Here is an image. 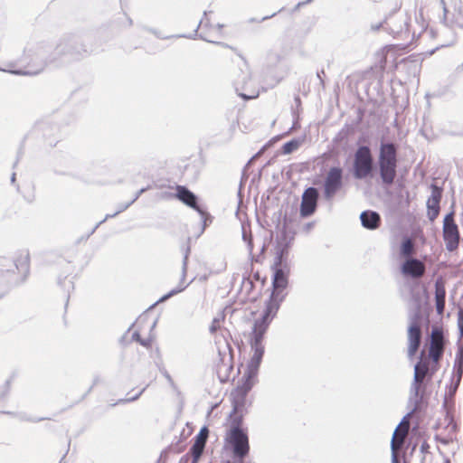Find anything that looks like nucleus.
<instances>
[{
  "instance_id": "obj_40",
  "label": "nucleus",
  "mask_w": 463,
  "mask_h": 463,
  "mask_svg": "<svg viewBox=\"0 0 463 463\" xmlns=\"http://www.w3.org/2000/svg\"><path fill=\"white\" fill-rule=\"evenodd\" d=\"M403 444H401V440L397 441L395 439L391 441L392 449V463H400L397 456V451L402 448Z\"/></svg>"
},
{
  "instance_id": "obj_25",
  "label": "nucleus",
  "mask_w": 463,
  "mask_h": 463,
  "mask_svg": "<svg viewBox=\"0 0 463 463\" xmlns=\"http://www.w3.org/2000/svg\"><path fill=\"white\" fill-rule=\"evenodd\" d=\"M241 294L243 295L244 299L248 302H255L260 293L255 288L254 281L250 276H243L241 285Z\"/></svg>"
},
{
  "instance_id": "obj_19",
  "label": "nucleus",
  "mask_w": 463,
  "mask_h": 463,
  "mask_svg": "<svg viewBox=\"0 0 463 463\" xmlns=\"http://www.w3.org/2000/svg\"><path fill=\"white\" fill-rule=\"evenodd\" d=\"M289 275L282 273L281 270H276L273 272L272 278V292L273 297L285 299L288 295L287 288L288 285Z\"/></svg>"
},
{
  "instance_id": "obj_64",
  "label": "nucleus",
  "mask_w": 463,
  "mask_h": 463,
  "mask_svg": "<svg viewBox=\"0 0 463 463\" xmlns=\"http://www.w3.org/2000/svg\"><path fill=\"white\" fill-rule=\"evenodd\" d=\"M455 361H458V366H461L463 368V357L462 356H461V359H458V354H457Z\"/></svg>"
},
{
  "instance_id": "obj_18",
  "label": "nucleus",
  "mask_w": 463,
  "mask_h": 463,
  "mask_svg": "<svg viewBox=\"0 0 463 463\" xmlns=\"http://www.w3.org/2000/svg\"><path fill=\"white\" fill-rule=\"evenodd\" d=\"M431 194L427 200L428 218L433 222L439 213V203L442 196V188L432 184L430 185Z\"/></svg>"
},
{
  "instance_id": "obj_26",
  "label": "nucleus",
  "mask_w": 463,
  "mask_h": 463,
  "mask_svg": "<svg viewBox=\"0 0 463 463\" xmlns=\"http://www.w3.org/2000/svg\"><path fill=\"white\" fill-rule=\"evenodd\" d=\"M416 411H418L416 407H412L411 411L402 419L401 422L398 424L393 432L392 439H395L397 441L401 440V444H404V439L410 429L409 419Z\"/></svg>"
},
{
  "instance_id": "obj_47",
  "label": "nucleus",
  "mask_w": 463,
  "mask_h": 463,
  "mask_svg": "<svg viewBox=\"0 0 463 463\" xmlns=\"http://www.w3.org/2000/svg\"><path fill=\"white\" fill-rule=\"evenodd\" d=\"M11 380H6L5 384L1 387L0 400H3L10 391Z\"/></svg>"
},
{
  "instance_id": "obj_7",
  "label": "nucleus",
  "mask_w": 463,
  "mask_h": 463,
  "mask_svg": "<svg viewBox=\"0 0 463 463\" xmlns=\"http://www.w3.org/2000/svg\"><path fill=\"white\" fill-rule=\"evenodd\" d=\"M373 157L368 146H361L354 153L353 175L357 180H363L372 175Z\"/></svg>"
},
{
  "instance_id": "obj_61",
  "label": "nucleus",
  "mask_w": 463,
  "mask_h": 463,
  "mask_svg": "<svg viewBox=\"0 0 463 463\" xmlns=\"http://www.w3.org/2000/svg\"><path fill=\"white\" fill-rule=\"evenodd\" d=\"M322 74H325L324 70H321L320 71H317V78L320 80V82H321L322 84H324V80H323V79H322Z\"/></svg>"
},
{
  "instance_id": "obj_57",
  "label": "nucleus",
  "mask_w": 463,
  "mask_h": 463,
  "mask_svg": "<svg viewBox=\"0 0 463 463\" xmlns=\"http://www.w3.org/2000/svg\"><path fill=\"white\" fill-rule=\"evenodd\" d=\"M380 28H383L384 30V21L382 23H379L377 24H372V30H373V31H377Z\"/></svg>"
},
{
  "instance_id": "obj_2",
  "label": "nucleus",
  "mask_w": 463,
  "mask_h": 463,
  "mask_svg": "<svg viewBox=\"0 0 463 463\" xmlns=\"http://www.w3.org/2000/svg\"><path fill=\"white\" fill-rule=\"evenodd\" d=\"M252 356L250 357L246 372L241 378V383L239 384L232 392V403L234 405V411H244L247 405V395L258 381V372L265 349L259 347H250Z\"/></svg>"
},
{
  "instance_id": "obj_51",
  "label": "nucleus",
  "mask_w": 463,
  "mask_h": 463,
  "mask_svg": "<svg viewBox=\"0 0 463 463\" xmlns=\"http://www.w3.org/2000/svg\"><path fill=\"white\" fill-rule=\"evenodd\" d=\"M132 203L130 202L128 203H120L118 205V209H117V213L118 214H119L120 213H123L124 211H126Z\"/></svg>"
},
{
  "instance_id": "obj_3",
  "label": "nucleus",
  "mask_w": 463,
  "mask_h": 463,
  "mask_svg": "<svg viewBox=\"0 0 463 463\" xmlns=\"http://www.w3.org/2000/svg\"><path fill=\"white\" fill-rule=\"evenodd\" d=\"M231 334L223 330L215 336V345L218 351V361L216 363V373L221 383L230 380L233 371V350L231 344Z\"/></svg>"
},
{
  "instance_id": "obj_15",
  "label": "nucleus",
  "mask_w": 463,
  "mask_h": 463,
  "mask_svg": "<svg viewBox=\"0 0 463 463\" xmlns=\"http://www.w3.org/2000/svg\"><path fill=\"white\" fill-rule=\"evenodd\" d=\"M207 14H208L207 11L203 12V17L199 22V24L193 34L181 35V36L190 38V39H195L196 37H198L201 40H203L208 43H213L219 44V45H222L224 47H230L226 43H223L221 42H214L212 40V30L213 29V26L211 24L210 20L207 18Z\"/></svg>"
},
{
  "instance_id": "obj_14",
  "label": "nucleus",
  "mask_w": 463,
  "mask_h": 463,
  "mask_svg": "<svg viewBox=\"0 0 463 463\" xmlns=\"http://www.w3.org/2000/svg\"><path fill=\"white\" fill-rule=\"evenodd\" d=\"M75 41L77 43L69 45L62 53V60L68 61L80 60L87 56L91 51H89L79 37L71 36L61 40L59 43H67L68 42Z\"/></svg>"
},
{
  "instance_id": "obj_21",
  "label": "nucleus",
  "mask_w": 463,
  "mask_h": 463,
  "mask_svg": "<svg viewBox=\"0 0 463 463\" xmlns=\"http://www.w3.org/2000/svg\"><path fill=\"white\" fill-rule=\"evenodd\" d=\"M190 251H191L190 246L187 245L184 249V258H183V261H182V278H181V281H180L179 285L175 288L172 289L170 292H168L167 294L163 296L160 298L161 301H165V300L168 299L170 297L184 291L187 288V286L190 284V283H186V284L184 283V279H185L186 273H187L188 258L190 255Z\"/></svg>"
},
{
  "instance_id": "obj_13",
  "label": "nucleus",
  "mask_w": 463,
  "mask_h": 463,
  "mask_svg": "<svg viewBox=\"0 0 463 463\" xmlns=\"http://www.w3.org/2000/svg\"><path fill=\"white\" fill-rule=\"evenodd\" d=\"M459 383L451 380V383L449 386L446 387V392L444 394L442 409L445 411V419L444 421H448L449 427L451 428L452 430L456 429V422L454 421V410H455V394L459 386Z\"/></svg>"
},
{
  "instance_id": "obj_22",
  "label": "nucleus",
  "mask_w": 463,
  "mask_h": 463,
  "mask_svg": "<svg viewBox=\"0 0 463 463\" xmlns=\"http://www.w3.org/2000/svg\"><path fill=\"white\" fill-rule=\"evenodd\" d=\"M426 268L424 263L415 258L408 259L402 267L403 274L408 275L413 279H420L425 273Z\"/></svg>"
},
{
  "instance_id": "obj_50",
  "label": "nucleus",
  "mask_w": 463,
  "mask_h": 463,
  "mask_svg": "<svg viewBox=\"0 0 463 463\" xmlns=\"http://www.w3.org/2000/svg\"><path fill=\"white\" fill-rule=\"evenodd\" d=\"M458 326L460 335L463 336V309L458 312Z\"/></svg>"
},
{
  "instance_id": "obj_8",
  "label": "nucleus",
  "mask_w": 463,
  "mask_h": 463,
  "mask_svg": "<svg viewBox=\"0 0 463 463\" xmlns=\"http://www.w3.org/2000/svg\"><path fill=\"white\" fill-rule=\"evenodd\" d=\"M236 93L243 99H252L259 96L260 91L256 81L252 79L251 73L245 64V69H241L233 82Z\"/></svg>"
},
{
  "instance_id": "obj_38",
  "label": "nucleus",
  "mask_w": 463,
  "mask_h": 463,
  "mask_svg": "<svg viewBox=\"0 0 463 463\" xmlns=\"http://www.w3.org/2000/svg\"><path fill=\"white\" fill-rule=\"evenodd\" d=\"M177 446H178V444H176L175 446L170 445L165 449H164L161 452L160 457L156 463H165L166 457L169 452L180 453L183 450V447L177 448Z\"/></svg>"
},
{
  "instance_id": "obj_48",
  "label": "nucleus",
  "mask_w": 463,
  "mask_h": 463,
  "mask_svg": "<svg viewBox=\"0 0 463 463\" xmlns=\"http://www.w3.org/2000/svg\"><path fill=\"white\" fill-rule=\"evenodd\" d=\"M145 390H146V388H143L137 393H136L134 396L128 397L126 399H120L118 403H125V402H134L139 398V396L144 392Z\"/></svg>"
},
{
  "instance_id": "obj_41",
  "label": "nucleus",
  "mask_w": 463,
  "mask_h": 463,
  "mask_svg": "<svg viewBox=\"0 0 463 463\" xmlns=\"http://www.w3.org/2000/svg\"><path fill=\"white\" fill-rule=\"evenodd\" d=\"M422 319L420 307L418 306L410 315V325H416L420 327Z\"/></svg>"
},
{
  "instance_id": "obj_17",
  "label": "nucleus",
  "mask_w": 463,
  "mask_h": 463,
  "mask_svg": "<svg viewBox=\"0 0 463 463\" xmlns=\"http://www.w3.org/2000/svg\"><path fill=\"white\" fill-rule=\"evenodd\" d=\"M444 335L440 328L434 327L431 331L429 356L434 363H438L444 352Z\"/></svg>"
},
{
  "instance_id": "obj_44",
  "label": "nucleus",
  "mask_w": 463,
  "mask_h": 463,
  "mask_svg": "<svg viewBox=\"0 0 463 463\" xmlns=\"http://www.w3.org/2000/svg\"><path fill=\"white\" fill-rule=\"evenodd\" d=\"M462 375H463V368L461 366H458V361H455L454 371H453V375L451 377V380H454L455 382L460 383Z\"/></svg>"
},
{
  "instance_id": "obj_27",
  "label": "nucleus",
  "mask_w": 463,
  "mask_h": 463,
  "mask_svg": "<svg viewBox=\"0 0 463 463\" xmlns=\"http://www.w3.org/2000/svg\"><path fill=\"white\" fill-rule=\"evenodd\" d=\"M362 226L367 230H376L380 227L382 219L377 212L366 210L360 214Z\"/></svg>"
},
{
  "instance_id": "obj_62",
  "label": "nucleus",
  "mask_w": 463,
  "mask_h": 463,
  "mask_svg": "<svg viewBox=\"0 0 463 463\" xmlns=\"http://www.w3.org/2000/svg\"><path fill=\"white\" fill-rule=\"evenodd\" d=\"M294 101H295L297 107H299L301 105V99H300L299 96H298V95L295 96Z\"/></svg>"
},
{
  "instance_id": "obj_52",
  "label": "nucleus",
  "mask_w": 463,
  "mask_h": 463,
  "mask_svg": "<svg viewBox=\"0 0 463 463\" xmlns=\"http://www.w3.org/2000/svg\"><path fill=\"white\" fill-rule=\"evenodd\" d=\"M429 449H430V445L427 441H423L420 445V452L425 454V453H428L429 452Z\"/></svg>"
},
{
  "instance_id": "obj_12",
  "label": "nucleus",
  "mask_w": 463,
  "mask_h": 463,
  "mask_svg": "<svg viewBox=\"0 0 463 463\" xmlns=\"http://www.w3.org/2000/svg\"><path fill=\"white\" fill-rule=\"evenodd\" d=\"M443 240L449 251L455 250L459 244V232L454 221V212H450L443 220Z\"/></svg>"
},
{
  "instance_id": "obj_4",
  "label": "nucleus",
  "mask_w": 463,
  "mask_h": 463,
  "mask_svg": "<svg viewBox=\"0 0 463 463\" xmlns=\"http://www.w3.org/2000/svg\"><path fill=\"white\" fill-rule=\"evenodd\" d=\"M283 300L284 299H280L270 295L269 298L266 301L265 309L261 317L256 319L254 322L250 339V347L265 349L263 344L264 335L267 332L270 322L277 315Z\"/></svg>"
},
{
  "instance_id": "obj_53",
  "label": "nucleus",
  "mask_w": 463,
  "mask_h": 463,
  "mask_svg": "<svg viewBox=\"0 0 463 463\" xmlns=\"http://www.w3.org/2000/svg\"><path fill=\"white\" fill-rule=\"evenodd\" d=\"M139 344L145 347H150L152 344V339L150 337L147 339H141Z\"/></svg>"
},
{
  "instance_id": "obj_23",
  "label": "nucleus",
  "mask_w": 463,
  "mask_h": 463,
  "mask_svg": "<svg viewBox=\"0 0 463 463\" xmlns=\"http://www.w3.org/2000/svg\"><path fill=\"white\" fill-rule=\"evenodd\" d=\"M408 356L412 359L421 342V329L416 325H410L408 328Z\"/></svg>"
},
{
  "instance_id": "obj_9",
  "label": "nucleus",
  "mask_w": 463,
  "mask_h": 463,
  "mask_svg": "<svg viewBox=\"0 0 463 463\" xmlns=\"http://www.w3.org/2000/svg\"><path fill=\"white\" fill-rule=\"evenodd\" d=\"M343 187V169L339 166H334L327 172L324 185H323V197L326 201L330 202L334 199L335 194Z\"/></svg>"
},
{
  "instance_id": "obj_60",
  "label": "nucleus",
  "mask_w": 463,
  "mask_h": 463,
  "mask_svg": "<svg viewBox=\"0 0 463 463\" xmlns=\"http://www.w3.org/2000/svg\"><path fill=\"white\" fill-rule=\"evenodd\" d=\"M253 280L260 281L261 285L264 283V279H260V273L256 272L253 274V278H251Z\"/></svg>"
},
{
  "instance_id": "obj_37",
  "label": "nucleus",
  "mask_w": 463,
  "mask_h": 463,
  "mask_svg": "<svg viewBox=\"0 0 463 463\" xmlns=\"http://www.w3.org/2000/svg\"><path fill=\"white\" fill-rule=\"evenodd\" d=\"M300 144L301 142L298 139H292L283 145L282 153L284 155H288L293 151L297 150L299 147Z\"/></svg>"
},
{
  "instance_id": "obj_55",
  "label": "nucleus",
  "mask_w": 463,
  "mask_h": 463,
  "mask_svg": "<svg viewBox=\"0 0 463 463\" xmlns=\"http://www.w3.org/2000/svg\"><path fill=\"white\" fill-rule=\"evenodd\" d=\"M146 188H142L140 189L136 194L135 196L133 197V199L131 201H129L131 203H134L137 199L138 197L146 191Z\"/></svg>"
},
{
  "instance_id": "obj_20",
  "label": "nucleus",
  "mask_w": 463,
  "mask_h": 463,
  "mask_svg": "<svg viewBox=\"0 0 463 463\" xmlns=\"http://www.w3.org/2000/svg\"><path fill=\"white\" fill-rule=\"evenodd\" d=\"M0 274H2L4 271H9L12 267H15V269L24 276H26L29 273L30 270V265H29V255L25 254L24 256L17 259L14 261L10 260L6 258H1L0 259Z\"/></svg>"
},
{
  "instance_id": "obj_42",
  "label": "nucleus",
  "mask_w": 463,
  "mask_h": 463,
  "mask_svg": "<svg viewBox=\"0 0 463 463\" xmlns=\"http://www.w3.org/2000/svg\"><path fill=\"white\" fill-rule=\"evenodd\" d=\"M209 435V430L206 426H203L198 434L194 437V441L206 444L207 439Z\"/></svg>"
},
{
  "instance_id": "obj_30",
  "label": "nucleus",
  "mask_w": 463,
  "mask_h": 463,
  "mask_svg": "<svg viewBox=\"0 0 463 463\" xmlns=\"http://www.w3.org/2000/svg\"><path fill=\"white\" fill-rule=\"evenodd\" d=\"M423 352L420 354V360L414 365V375L413 379L424 383L427 376L430 378L432 373H430V364L427 359L422 357Z\"/></svg>"
},
{
  "instance_id": "obj_33",
  "label": "nucleus",
  "mask_w": 463,
  "mask_h": 463,
  "mask_svg": "<svg viewBox=\"0 0 463 463\" xmlns=\"http://www.w3.org/2000/svg\"><path fill=\"white\" fill-rule=\"evenodd\" d=\"M271 269H272L273 272H275L276 270H281L282 273L289 275L290 270H291L290 260L274 259Z\"/></svg>"
},
{
  "instance_id": "obj_1",
  "label": "nucleus",
  "mask_w": 463,
  "mask_h": 463,
  "mask_svg": "<svg viewBox=\"0 0 463 463\" xmlns=\"http://www.w3.org/2000/svg\"><path fill=\"white\" fill-rule=\"evenodd\" d=\"M72 43L77 42L71 41L55 45L46 42L28 43L20 61L23 67L14 69L12 65H8L0 67V71L18 75H36L48 64L61 61L64 50Z\"/></svg>"
},
{
  "instance_id": "obj_5",
  "label": "nucleus",
  "mask_w": 463,
  "mask_h": 463,
  "mask_svg": "<svg viewBox=\"0 0 463 463\" xmlns=\"http://www.w3.org/2000/svg\"><path fill=\"white\" fill-rule=\"evenodd\" d=\"M397 146L392 142H382L379 149L378 166L383 184H393L397 174Z\"/></svg>"
},
{
  "instance_id": "obj_16",
  "label": "nucleus",
  "mask_w": 463,
  "mask_h": 463,
  "mask_svg": "<svg viewBox=\"0 0 463 463\" xmlns=\"http://www.w3.org/2000/svg\"><path fill=\"white\" fill-rule=\"evenodd\" d=\"M318 190L315 187H307L302 194L300 204V215L302 217H308L312 215L317 206Z\"/></svg>"
},
{
  "instance_id": "obj_54",
  "label": "nucleus",
  "mask_w": 463,
  "mask_h": 463,
  "mask_svg": "<svg viewBox=\"0 0 463 463\" xmlns=\"http://www.w3.org/2000/svg\"><path fill=\"white\" fill-rule=\"evenodd\" d=\"M161 373L165 377V379L168 381V383H170L171 384H174V381L166 370L163 369V370H161Z\"/></svg>"
},
{
  "instance_id": "obj_58",
  "label": "nucleus",
  "mask_w": 463,
  "mask_h": 463,
  "mask_svg": "<svg viewBox=\"0 0 463 463\" xmlns=\"http://www.w3.org/2000/svg\"><path fill=\"white\" fill-rule=\"evenodd\" d=\"M141 339H142V338H141V336H140L139 332H138V331H135V332L133 333V335H132V340L137 341V342H138V343H139Z\"/></svg>"
},
{
  "instance_id": "obj_36",
  "label": "nucleus",
  "mask_w": 463,
  "mask_h": 463,
  "mask_svg": "<svg viewBox=\"0 0 463 463\" xmlns=\"http://www.w3.org/2000/svg\"><path fill=\"white\" fill-rule=\"evenodd\" d=\"M445 423L447 424L446 428L448 429L449 431L448 435L446 437H442L441 435L437 434L435 436V439L444 445H448L453 441L457 428L455 429V430H452L451 428L449 427L448 421H445Z\"/></svg>"
},
{
  "instance_id": "obj_39",
  "label": "nucleus",
  "mask_w": 463,
  "mask_h": 463,
  "mask_svg": "<svg viewBox=\"0 0 463 463\" xmlns=\"http://www.w3.org/2000/svg\"><path fill=\"white\" fill-rule=\"evenodd\" d=\"M223 319H224V317L222 315H221L217 317H214L213 319L209 330L212 334H215L214 337L216 335H220L221 332L224 330V329H221V327H220V323ZM225 330L228 331L227 329H225Z\"/></svg>"
},
{
  "instance_id": "obj_35",
  "label": "nucleus",
  "mask_w": 463,
  "mask_h": 463,
  "mask_svg": "<svg viewBox=\"0 0 463 463\" xmlns=\"http://www.w3.org/2000/svg\"><path fill=\"white\" fill-rule=\"evenodd\" d=\"M205 448V444L194 441L189 451V458L192 457L191 463H197Z\"/></svg>"
},
{
  "instance_id": "obj_24",
  "label": "nucleus",
  "mask_w": 463,
  "mask_h": 463,
  "mask_svg": "<svg viewBox=\"0 0 463 463\" xmlns=\"http://www.w3.org/2000/svg\"><path fill=\"white\" fill-rule=\"evenodd\" d=\"M423 383L413 379L410 387V396L408 400L409 407H416V410L420 411L423 400Z\"/></svg>"
},
{
  "instance_id": "obj_11",
  "label": "nucleus",
  "mask_w": 463,
  "mask_h": 463,
  "mask_svg": "<svg viewBox=\"0 0 463 463\" xmlns=\"http://www.w3.org/2000/svg\"><path fill=\"white\" fill-rule=\"evenodd\" d=\"M177 198L188 205L189 207L194 209L201 216L203 222V231L205 229L207 222H212L211 215L206 212L204 208L198 204L197 196L192 193L185 186L178 185L177 188Z\"/></svg>"
},
{
  "instance_id": "obj_31",
  "label": "nucleus",
  "mask_w": 463,
  "mask_h": 463,
  "mask_svg": "<svg viewBox=\"0 0 463 463\" xmlns=\"http://www.w3.org/2000/svg\"><path fill=\"white\" fill-rule=\"evenodd\" d=\"M241 235L243 241L247 244V248L249 250L250 255L251 256V260H254L256 262L261 261L260 257L263 255L265 250H266V243L263 242L260 248V253L256 258L252 255L253 251V241H252V236L250 228H247L244 224L241 225Z\"/></svg>"
},
{
  "instance_id": "obj_59",
  "label": "nucleus",
  "mask_w": 463,
  "mask_h": 463,
  "mask_svg": "<svg viewBox=\"0 0 463 463\" xmlns=\"http://www.w3.org/2000/svg\"><path fill=\"white\" fill-rule=\"evenodd\" d=\"M189 460H190L189 454H185L183 457H181L178 463H189Z\"/></svg>"
},
{
  "instance_id": "obj_29",
  "label": "nucleus",
  "mask_w": 463,
  "mask_h": 463,
  "mask_svg": "<svg viewBox=\"0 0 463 463\" xmlns=\"http://www.w3.org/2000/svg\"><path fill=\"white\" fill-rule=\"evenodd\" d=\"M39 129L42 131L48 146H54L57 144V135L59 132V128L57 125L42 123L39 125Z\"/></svg>"
},
{
  "instance_id": "obj_32",
  "label": "nucleus",
  "mask_w": 463,
  "mask_h": 463,
  "mask_svg": "<svg viewBox=\"0 0 463 463\" xmlns=\"http://www.w3.org/2000/svg\"><path fill=\"white\" fill-rule=\"evenodd\" d=\"M291 248V239L288 240L286 236H283L277 241L276 252L274 259L277 260H289V253Z\"/></svg>"
},
{
  "instance_id": "obj_45",
  "label": "nucleus",
  "mask_w": 463,
  "mask_h": 463,
  "mask_svg": "<svg viewBox=\"0 0 463 463\" xmlns=\"http://www.w3.org/2000/svg\"><path fill=\"white\" fill-rule=\"evenodd\" d=\"M58 283L61 287L63 288L64 291H66L68 293H70L71 290L74 289L73 281L71 279L66 281L65 279H64V280H62L61 278H59Z\"/></svg>"
},
{
  "instance_id": "obj_56",
  "label": "nucleus",
  "mask_w": 463,
  "mask_h": 463,
  "mask_svg": "<svg viewBox=\"0 0 463 463\" xmlns=\"http://www.w3.org/2000/svg\"><path fill=\"white\" fill-rule=\"evenodd\" d=\"M146 188H142L140 189L136 194L135 196L133 197V199L131 201H129L131 203H134L137 199L138 197L146 191Z\"/></svg>"
},
{
  "instance_id": "obj_43",
  "label": "nucleus",
  "mask_w": 463,
  "mask_h": 463,
  "mask_svg": "<svg viewBox=\"0 0 463 463\" xmlns=\"http://www.w3.org/2000/svg\"><path fill=\"white\" fill-rule=\"evenodd\" d=\"M413 252V243L410 239H406L402 244V253L404 256H411Z\"/></svg>"
},
{
  "instance_id": "obj_28",
  "label": "nucleus",
  "mask_w": 463,
  "mask_h": 463,
  "mask_svg": "<svg viewBox=\"0 0 463 463\" xmlns=\"http://www.w3.org/2000/svg\"><path fill=\"white\" fill-rule=\"evenodd\" d=\"M435 302L437 313L442 315L445 309L446 289L441 277L438 278L435 281Z\"/></svg>"
},
{
  "instance_id": "obj_10",
  "label": "nucleus",
  "mask_w": 463,
  "mask_h": 463,
  "mask_svg": "<svg viewBox=\"0 0 463 463\" xmlns=\"http://www.w3.org/2000/svg\"><path fill=\"white\" fill-rule=\"evenodd\" d=\"M226 440L231 445L235 458L243 459L249 454V438L243 430H230Z\"/></svg>"
},
{
  "instance_id": "obj_46",
  "label": "nucleus",
  "mask_w": 463,
  "mask_h": 463,
  "mask_svg": "<svg viewBox=\"0 0 463 463\" xmlns=\"http://www.w3.org/2000/svg\"><path fill=\"white\" fill-rule=\"evenodd\" d=\"M118 215V213L115 212L114 213H111V214H107L103 220H101L100 222H99L95 226L94 228L90 231L89 236H90L91 234H93L95 232V231L102 224L104 223L107 220L110 219V218H114Z\"/></svg>"
},
{
  "instance_id": "obj_6",
  "label": "nucleus",
  "mask_w": 463,
  "mask_h": 463,
  "mask_svg": "<svg viewBox=\"0 0 463 463\" xmlns=\"http://www.w3.org/2000/svg\"><path fill=\"white\" fill-rule=\"evenodd\" d=\"M411 17L405 13H396L384 19V31L393 38L409 41L411 37L409 23Z\"/></svg>"
},
{
  "instance_id": "obj_63",
  "label": "nucleus",
  "mask_w": 463,
  "mask_h": 463,
  "mask_svg": "<svg viewBox=\"0 0 463 463\" xmlns=\"http://www.w3.org/2000/svg\"><path fill=\"white\" fill-rule=\"evenodd\" d=\"M276 14H277V13H273V14H270V15L264 16V17H262V18L260 20V22H263V21H266V20H268V19H269V18H272V17H274Z\"/></svg>"
},
{
  "instance_id": "obj_34",
  "label": "nucleus",
  "mask_w": 463,
  "mask_h": 463,
  "mask_svg": "<svg viewBox=\"0 0 463 463\" xmlns=\"http://www.w3.org/2000/svg\"><path fill=\"white\" fill-rule=\"evenodd\" d=\"M246 409L244 411H234V405H232V411L230 414V417L232 418V426L231 430H242V418L244 413L246 412Z\"/></svg>"
},
{
  "instance_id": "obj_49",
  "label": "nucleus",
  "mask_w": 463,
  "mask_h": 463,
  "mask_svg": "<svg viewBox=\"0 0 463 463\" xmlns=\"http://www.w3.org/2000/svg\"><path fill=\"white\" fill-rule=\"evenodd\" d=\"M392 52V50L391 48H384L383 50V53H385L384 54V57L381 60L380 63H381V67L382 68H385L386 67V64H387V58L389 56V54Z\"/></svg>"
}]
</instances>
